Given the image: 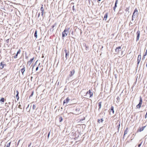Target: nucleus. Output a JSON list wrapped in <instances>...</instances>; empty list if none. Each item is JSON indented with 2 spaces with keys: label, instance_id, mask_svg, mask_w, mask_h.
I'll return each mask as SVG.
<instances>
[{
  "label": "nucleus",
  "instance_id": "9d476101",
  "mask_svg": "<svg viewBox=\"0 0 147 147\" xmlns=\"http://www.w3.org/2000/svg\"><path fill=\"white\" fill-rule=\"evenodd\" d=\"M75 70L74 69H73L72 71H71L70 72V74H69V76L70 77H71L72 76H73L75 73Z\"/></svg>",
  "mask_w": 147,
  "mask_h": 147
},
{
  "label": "nucleus",
  "instance_id": "72a5a7b5",
  "mask_svg": "<svg viewBox=\"0 0 147 147\" xmlns=\"http://www.w3.org/2000/svg\"><path fill=\"white\" fill-rule=\"evenodd\" d=\"M50 132H49V134H48V138L49 137V135H50Z\"/></svg>",
  "mask_w": 147,
  "mask_h": 147
},
{
  "label": "nucleus",
  "instance_id": "c03bdc74",
  "mask_svg": "<svg viewBox=\"0 0 147 147\" xmlns=\"http://www.w3.org/2000/svg\"><path fill=\"white\" fill-rule=\"evenodd\" d=\"M62 120V119L61 118V120L60 121H61Z\"/></svg>",
  "mask_w": 147,
  "mask_h": 147
},
{
  "label": "nucleus",
  "instance_id": "9b49d317",
  "mask_svg": "<svg viewBox=\"0 0 147 147\" xmlns=\"http://www.w3.org/2000/svg\"><path fill=\"white\" fill-rule=\"evenodd\" d=\"M69 98L68 97L66 98V100H65L63 101V104L64 105L65 103H67L69 102Z\"/></svg>",
  "mask_w": 147,
  "mask_h": 147
},
{
  "label": "nucleus",
  "instance_id": "c9c22d12",
  "mask_svg": "<svg viewBox=\"0 0 147 147\" xmlns=\"http://www.w3.org/2000/svg\"><path fill=\"white\" fill-rule=\"evenodd\" d=\"M86 50H87L88 49V48L87 47H86Z\"/></svg>",
  "mask_w": 147,
  "mask_h": 147
},
{
  "label": "nucleus",
  "instance_id": "423d86ee",
  "mask_svg": "<svg viewBox=\"0 0 147 147\" xmlns=\"http://www.w3.org/2000/svg\"><path fill=\"white\" fill-rule=\"evenodd\" d=\"M64 51L65 53V57L66 59H67L69 55V51H67L66 49L64 50Z\"/></svg>",
  "mask_w": 147,
  "mask_h": 147
},
{
  "label": "nucleus",
  "instance_id": "a18cd8bd",
  "mask_svg": "<svg viewBox=\"0 0 147 147\" xmlns=\"http://www.w3.org/2000/svg\"><path fill=\"white\" fill-rule=\"evenodd\" d=\"M98 1H100L101 0H98Z\"/></svg>",
  "mask_w": 147,
  "mask_h": 147
},
{
  "label": "nucleus",
  "instance_id": "412c9836",
  "mask_svg": "<svg viewBox=\"0 0 147 147\" xmlns=\"http://www.w3.org/2000/svg\"><path fill=\"white\" fill-rule=\"evenodd\" d=\"M10 144H11L10 142H9L8 144H7V146H6V147H9L10 146Z\"/></svg>",
  "mask_w": 147,
  "mask_h": 147
},
{
  "label": "nucleus",
  "instance_id": "8fccbe9b",
  "mask_svg": "<svg viewBox=\"0 0 147 147\" xmlns=\"http://www.w3.org/2000/svg\"><path fill=\"white\" fill-rule=\"evenodd\" d=\"M37 70H38V67H37Z\"/></svg>",
  "mask_w": 147,
  "mask_h": 147
},
{
  "label": "nucleus",
  "instance_id": "49530a36",
  "mask_svg": "<svg viewBox=\"0 0 147 147\" xmlns=\"http://www.w3.org/2000/svg\"><path fill=\"white\" fill-rule=\"evenodd\" d=\"M36 63H37V61H36L35 62V63L36 64Z\"/></svg>",
  "mask_w": 147,
  "mask_h": 147
},
{
  "label": "nucleus",
  "instance_id": "58836bf2",
  "mask_svg": "<svg viewBox=\"0 0 147 147\" xmlns=\"http://www.w3.org/2000/svg\"><path fill=\"white\" fill-rule=\"evenodd\" d=\"M117 100H118V99H119V98L118 97H117Z\"/></svg>",
  "mask_w": 147,
  "mask_h": 147
},
{
  "label": "nucleus",
  "instance_id": "f03ea898",
  "mask_svg": "<svg viewBox=\"0 0 147 147\" xmlns=\"http://www.w3.org/2000/svg\"><path fill=\"white\" fill-rule=\"evenodd\" d=\"M138 10L137 9H136L133 13V15L132 16V18H136L137 17L138 14Z\"/></svg>",
  "mask_w": 147,
  "mask_h": 147
},
{
  "label": "nucleus",
  "instance_id": "4be33fe9",
  "mask_svg": "<svg viewBox=\"0 0 147 147\" xmlns=\"http://www.w3.org/2000/svg\"><path fill=\"white\" fill-rule=\"evenodd\" d=\"M98 105H99V108L100 109L101 108V102H99L98 103Z\"/></svg>",
  "mask_w": 147,
  "mask_h": 147
},
{
  "label": "nucleus",
  "instance_id": "4468645a",
  "mask_svg": "<svg viewBox=\"0 0 147 147\" xmlns=\"http://www.w3.org/2000/svg\"><path fill=\"white\" fill-rule=\"evenodd\" d=\"M112 112V113L113 114L114 113V107L113 106H111V108L110 113H111Z\"/></svg>",
  "mask_w": 147,
  "mask_h": 147
},
{
  "label": "nucleus",
  "instance_id": "e433bc0d",
  "mask_svg": "<svg viewBox=\"0 0 147 147\" xmlns=\"http://www.w3.org/2000/svg\"><path fill=\"white\" fill-rule=\"evenodd\" d=\"M147 117V114H146V115H145V118L146 119V117Z\"/></svg>",
  "mask_w": 147,
  "mask_h": 147
},
{
  "label": "nucleus",
  "instance_id": "0eeeda50",
  "mask_svg": "<svg viewBox=\"0 0 147 147\" xmlns=\"http://www.w3.org/2000/svg\"><path fill=\"white\" fill-rule=\"evenodd\" d=\"M121 49V47H119L116 48L115 49V52L117 53H119V51H120Z\"/></svg>",
  "mask_w": 147,
  "mask_h": 147
},
{
  "label": "nucleus",
  "instance_id": "1a4fd4ad",
  "mask_svg": "<svg viewBox=\"0 0 147 147\" xmlns=\"http://www.w3.org/2000/svg\"><path fill=\"white\" fill-rule=\"evenodd\" d=\"M141 58V56L140 55H138L137 60H138V62L137 64L138 65L140 61Z\"/></svg>",
  "mask_w": 147,
  "mask_h": 147
},
{
  "label": "nucleus",
  "instance_id": "7c9ffc66",
  "mask_svg": "<svg viewBox=\"0 0 147 147\" xmlns=\"http://www.w3.org/2000/svg\"><path fill=\"white\" fill-rule=\"evenodd\" d=\"M142 142L140 144H139L138 145V147H140V146H141L142 144Z\"/></svg>",
  "mask_w": 147,
  "mask_h": 147
},
{
  "label": "nucleus",
  "instance_id": "bb28decb",
  "mask_svg": "<svg viewBox=\"0 0 147 147\" xmlns=\"http://www.w3.org/2000/svg\"><path fill=\"white\" fill-rule=\"evenodd\" d=\"M127 132L126 130L125 131V132H124V136L125 135V134H127Z\"/></svg>",
  "mask_w": 147,
  "mask_h": 147
},
{
  "label": "nucleus",
  "instance_id": "393cba45",
  "mask_svg": "<svg viewBox=\"0 0 147 147\" xmlns=\"http://www.w3.org/2000/svg\"><path fill=\"white\" fill-rule=\"evenodd\" d=\"M16 98L18 99L19 98V97L18 96V94H17L16 95Z\"/></svg>",
  "mask_w": 147,
  "mask_h": 147
},
{
  "label": "nucleus",
  "instance_id": "f257e3e1",
  "mask_svg": "<svg viewBox=\"0 0 147 147\" xmlns=\"http://www.w3.org/2000/svg\"><path fill=\"white\" fill-rule=\"evenodd\" d=\"M69 28H66L62 33V37H64L67 36L69 33Z\"/></svg>",
  "mask_w": 147,
  "mask_h": 147
},
{
  "label": "nucleus",
  "instance_id": "a878e982",
  "mask_svg": "<svg viewBox=\"0 0 147 147\" xmlns=\"http://www.w3.org/2000/svg\"><path fill=\"white\" fill-rule=\"evenodd\" d=\"M147 54V50H146V52L145 53L144 55V56L146 55Z\"/></svg>",
  "mask_w": 147,
  "mask_h": 147
},
{
  "label": "nucleus",
  "instance_id": "5701e85b",
  "mask_svg": "<svg viewBox=\"0 0 147 147\" xmlns=\"http://www.w3.org/2000/svg\"><path fill=\"white\" fill-rule=\"evenodd\" d=\"M40 10L42 11V12H43L44 11V8L43 7H41L40 8Z\"/></svg>",
  "mask_w": 147,
  "mask_h": 147
},
{
  "label": "nucleus",
  "instance_id": "7ed1b4c3",
  "mask_svg": "<svg viewBox=\"0 0 147 147\" xmlns=\"http://www.w3.org/2000/svg\"><path fill=\"white\" fill-rule=\"evenodd\" d=\"M142 99L141 97V96L140 97V102L139 103V104L136 107L137 108H140L141 107V105L142 103Z\"/></svg>",
  "mask_w": 147,
  "mask_h": 147
},
{
  "label": "nucleus",
  "instance_id": "37998d69",
  "mask_svg": "<svg viewBox=\"0 0 147 147\" xmlns=\"http://www.w3.org/2000/svg\"><path fill=\"white\" fill-rule=\"evenodd\" d=\"M36 71L37 70V67L36 68Z\"/></svg>",
  "mask_w": 147,
  "mask_h": 147
},
{
  "label": "nucleus",
  "instance_id": "aec40b11",
  "mask_svg": "<svg viewBox=\"0 0 147 147\" xmlns=\"http://www.w3.org/2000/svg\"><path fill=\"white\" fill-rule=\"evenodd\" d=\"M0 100L1 102H4V98H3L1 99Z\"/></svg>",
  "mask_w": 147,
  "mask_h": 147
},
{
  "label": "nucleus",
  "instance_id": "2f4dec72",
  "mask_svg": "<svg viewBox=\"0 0 147 147\" xmlns=\"http://www.w3.org/2000/svg\"><path fill=\"white\" fill-rule=\"evenodd\" d=\"M17 56H18L17 54H16V55L15 56H14V58H16L17 57Z\"/></svg>",
  "mask_w": 147,
  "mask_h": 147
},
{
  "label": "nucleus",
  "instance_id": "ddd939ff",
  "mask_svg": "<svg viewBox=\"0 0 147 147\" xmlns=\"http://www.w3.org/2000/svg\"><path fill=\"white\" fill-rule=\"evenodd\" d=\"M6 65L5 64H3L2 62L0 63V68L2 69L3 68L4 66H6Z\"/></svg>",
  "mask_w": 147,
  "mask_h": 147
},
{
  "label": "nucleus",
  "instance_id": "39448f33",
  "mask_svg": "<svg viewBox=\"0 0 147 147\" xmlns=\"http://www.w3.org/2000/svg\"><path fill=\"white\" fill-rule=\"evenodd\" d=\"M80 109L79 108H77L75 109V114L76 115H78L81 113V112L80 111Z\"/></svg>",
  "mask_w": 147,
  "mask_h": 147
},
{
  "label": "nucleus",
  "instance_id": "2eb2a0df",
  "mask_svg": "<svg viewBox=\"0 0 147 147\" xmlns=\"http://www.w3.org/2000/svg\"><path fill=\"white\" fill-rule=\"evenodd\" d=\"M146 126L142 127L140 128L139 130V131L141 132V131H142L144 130V129Z\"/></svg>",
  "mask_w": 147,
  "mask_h": 147
},
{
  "label": "nucleus",
  "instance_id": "dca6fc26",
  "mask_svg": "<svg viewBox=\"0 0 147 147\" xmlns=\"http://www.w3.org/2000/svg\"><path fill=\"white\" fill-rule=\"evenodd\" d=\"M34 102H32L31 103V104L32 105H33V107H32V109H35L36 107V105H34Z\"/></svg>",
  "mask_w": 147,
  "mask_h": 147
},
{
  "label": "nucleus",
  "instance_id": "a211bd4d",
  "mask_svg": "<svg viewBox=\"0 0 147 147\" xmlns=\"http://www.w3.org/2000/svg\"><path fill=\"white\" fill-rule=\"evenodd\" d=\"M34 58H33L30 59V61L28 62L29 63L30 62V63H32L34 60Z\"/></svg>",
  "mask_w": 147,
  "mask_h": 147
},
{
  "label": "nucleus",
  "instance_id": "de8ad7c7",
  "mask_svg": "<svg viewBox=\"0 0 147 147\" xmlns=\"http://www.w3.org/2000/svg\"><path fill=\"white\" fill-rule=\"evenodd\" d=\"M71 113H70L69 114H71Z\"/></svg>",
  "mask_w": 147,
  "mask_h": 147
},
{
  "label": "nucleus",
  "instance_id": "4c0bfd02",
  "mask_svg": "<svg viewBox=\"0 0 147 147\" xmlns=\"http://www.w3.org/2000/svg\"><path fill=\"white\" fill-rule=\"evenodd\" d=\"M31 31L32 32H34V30H33L32 29Z\"/></svg>",
  "mask_w": 147,
  "mask_h": 147
},
{
  "label": "nucleus",
  "instance_id": "cd10ccee",
  "mask_svg": "<svg viewBox=\"0 0 147 147\" xmlns=\"http://www.w3.org/2000/svg\"><path fill=\"white\" fill-rule=\"evenodd\" d=\"M20 50L18 51L17 52L16 54H17V55H18V54L20 53Z\"/></svg>",
  "mask_w": 147,
  "mask_h": 147
},
{
  "label": "nucleus",
  "instance_id": "20e7f679",
  "mask_svg": "<svg viewBox=\"0 0 147 147\" xmlns=\"http://www.w3.org/2000/svg\"><path fill=\"white\" fill-rule=\"evenodd\" d=\"M88 94L89 95V98H90L92 96L93 94V93L91 91V90H90L88 91L87 92L86 96H87Z\"/></svg>",
  "mask_w": 147,
  "mask_h": 147
},
{
  "label": "nucleus",
  "instance_id": "6e6552de",
  "mask_svg": "<svg viewBox=\"0 0 147 147\" xmlns=\"http://www.w3.org/2000/svg\"><path fill=\"white\" fill-rule=\"evenodd\" d=\"M137 41L139 39L140 37V31L138 30L137 32Z\"/></svg>",
  "mask_w": 147,
  "mask_h": 147
},
{
  "label": "nucleus",
  "instance_id": "09e8293b",
  "mask_svg": "<svg viewBox=\"0 0 147 147\" xmlns=\"http://www.w3.org/2000/svg\"><path fill=\"white\" fill-rule=\"evenodd\" d=\"M132 19V20L133 21V19Z\"/></svg>",
  "mask_w": 147,
  "mask_h": 147
},
{
  "label": "nucleus",
  "instance_id": "79ce46f5",
  "mask_svg": "<svg viewBox=\"0 0 147 147\" xmlns=\"http://www.w3.org/2000/svg\"><path fill=\"white\" fill-rule=\"evenodd\" d=\"M115 7L113 8L115 10Z\"/></svg>",
  "mask_w": 147,
  "mask_h": 147
},
{
  "label": "nucleus",
  "instance_id": "6ab92c4d",
  "mask_svg": "<svg viewBox=\"0 0 147 147\" xmlns=\"http://www.w3.org/2000/svg\"><path fill=\"white\" fill-rule=\"evenodd\" d=\"M34 36L36 38H37V30H36L35 31L34 34Z\"/></svg>",
  "mask_w": 147,
  "mask_h": 147
},
{
  "label": "nucleus",
  "instance_id": "f8f14e48",
  "mask_svg": "<svg viewBox=\"0 0 147 147\" xmlns=\"http://www.w3.org/2000/svg\"><path fill=\"white\" fill-rule=\"evenodd\" d=\"M25 70V67H23L20 69V71L22 73L23 75L24 74V73Z\"/></svg>",
  "mask_w": 147,
  "mask_h": 147
},
{
  "label": "nucleus",
  "instance_id": "f704fd0d",
  "mask_svg": "<svg viewBox=\"0 0 147 147\" xmlns=\"http://www.w3.org/2000/svg\"><path fill=\"white\" fill-rule=\"evenodd\" d=\"M16 93H17V94H18L19 92L18 90H16Z\"/></svg>",
  "mask_w": 147,
  "mask_h": 147
},
{
  "label": "nucleus",
  "instance_id": "c756f323",
  "mask_svg": "<svg viewBox=\"0 0 147 147\" xmlns=\"http://www.w3.org/2000/svg\"><path fill=\"white\" fill-rule=\"evenodd\" d=\"M107 18V15L106 14V15H105L104 18Z\"/></svg>",
  "mask_w": 147,
  "mask_h": 147
},
{
  "label": "nucleus",
  "instance_id": "ea45409f",
  "mask_svg": "<svg viewBox=\"0 0 147 147\" xmlns=\"http://www.w3.org/2000/svg\"><path fill=\"white\" fill-rule=\"evenodd\" d=\"M117 100H118V99H119V98L118 97H117Z\"/></svg>",
  "mask_w": 147,
  "mask_h": 147
},
{
  "label": "nucleus",
  "instance_id": "c85d7f7f",
  "mask_svg": "<svg viewBox=\"0 0 147 147\" xmlns=\"http://www.w3.org/2000/svg\"><path fill=\"white\" fill-rule=\"evenodd\" d=\"M34 94V92H32V94H31V95L30 96V97H31V96H32L33 95V94Z\"/></svg>",
  "mask_w": 147,
  "mask_h": 147
},
{
  "label": "nucleus",
  "instance_id": "3c124183",
  "mask_svg": "<svg viewBox=\"0 0 147 147\" xmlns=\"http://www.w3.org/2000/svg\"><path fill=\"white\" fill-rule=\"evenodd\" d=\"M146 114H147V112H146Z\"/></svg>",
  "mask_w": 147,
  "mask_h": 147
},
{
  "label": "nucleus",
  "instance_id": "a19ab883",
  "mask_svg": "<svg viewBox=\"0 0 147 147\" xmlns=\"http://www.w3.org/2000/svg\"><path fill=\"white\" fill-rule=\"evenodd\" d=\"M117 100H118V99H119V98L118 97H117Z\"/></svg>",
  "mask_w": 147,
  "mask_h": 147
},
{
  "label": "nucleus",
  "instance_id": "b1692460",
  "mask_svg": "<svg viewBox=\"0 0 147 147\" xmlns=\"http://www.w3.org/2000/svg\"><path fill=\"white\" fill-rule=\"evenodd\" d=\"M117 0H116V2H115V8L116 7H117Z\"/></svg>",
  "mask_w": 147,
  "mask_h": 147
},
{
  "label": "nucleus",
  "instance_id": "f3484780",
  "mask_svg": "<svg viewBox=\"0 0 147 147\" xmlns=\"http://www.w3.org/2000/svg\"><path fill=\"white\" fill-rule=\"evenodd\" d=\"M102 121H103V120H102V119H98V122L99 123H100L102 122Z\"/></svg>",
  "mask_w": 147,
  "mask_h": 147
},
{
  "label": "nucleus",
  "instance_id": "473e14b6",
  "mask_svg": "<svg viewBox=\"0 0 147 147\" xmlns=\"http://www.w3.org/2000/svg\"><path fill=\"white\" fill-rule=\"evenodd\" d=\"M55 24L54 25L52 26V27L53 28H54V27L55 26Z\"/></svg>",
  "mask_w": 147,
  "mask_h": 147
}]
</instances>
